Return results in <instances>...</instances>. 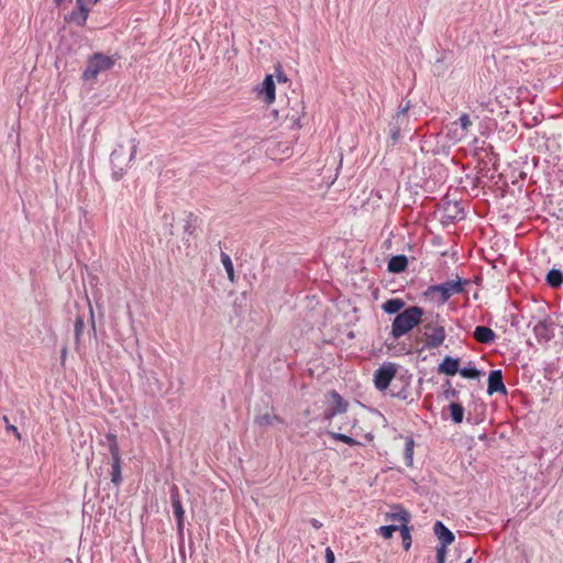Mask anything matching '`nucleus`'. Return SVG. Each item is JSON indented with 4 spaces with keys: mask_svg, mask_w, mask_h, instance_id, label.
Instances as JSON below:
<instances>
[{
    "mask_svg": "<svg viewBox=\"0 0 563 563\" xmlns=\"http://www.w3.org/2000/svg\"><path fill=\"white\" fill-rule=\"evenodd\" d=\"M221 263L227 272L228 279L233 283L235 280L233 263L231 257L224 252H221Z\"/></svg>",
    "mask_w": 563,
    "mask_h": 563,
    "instance_id": "5701e85b",
    "label": "nucleus"
},
{
    "mask_svg": "<svg viewBox=\"0 0 563 563\" xmlns=\"http://www.w3.org/2000/svg\"><path fill=\"white\" fill-rule=\"evenodd\" d=\"M439 372L444 373L446 375L453 376L459 369V360L446 356L443 362L439 366Z\"/></svg>",
    "mask_w": 563,
    "mask_h": 563,
    "instance_id": "dca6fc26",
    "label": "nucleus"
},
{
    "mask_svg": "<svg viewBox=\"0 0 563 563\" xmlns=\"http://www.w3.org/2000/svg\"><path fill=\"white\" fill-rule=\"evenodd\" d=\"M310 522H311V525H312V527H313L314 529H319V528H321V526H322V523H321L319 520H317V519H311V521H310Z\"/></svg>",
    "mask_w": 563,
    "mask_h": 563,
    "instance_id": "ea45409f",
    "label": "nucleus"
},
{
    "mask_svg": "<svg viewBox=\"0 0 563 563\" xmlns=\"http://www.w3.org/2000/svg\"><path fill=\"white\" fill-rule=\"evenodd\" d=\"M351 426H352V428H353V429H355V428H356V419H353V420H352Z\"/></svg>",
    "mask_w": 563,
    "mask_h": 563,
    "instance_id": "c03bdc74",
    "label": "nucleus"
},
{
    "mask_svg": "<svg viewBox=\"0 0 563 563\" xmlns=\"http://www.w3.org/2000/svg\"><path fill=\"white\" fill-rule=\"evenodd\" d=\"M449 410L451 413V419L454 423H461L464 418V408L459 402H451L449 405Z\"/></svg>",
    "mask_w": 563,
    "mask_h": 563,
    "instance_id": "aec40b11",
    "label": "nucleus"
},
{
    "mask_svg": "<svg viewBox=\"0 0 563 563\" xmlns=\"http://www.w3.org/2000/svg\"><path fill=\"white\" fill-rule=\"evenodd\" d=\"M399 531H400V534H401V540H402L404 549L406 551H408L410 549V547H411L410 529L408 528V526H404V527L399 528Z\"/></svg>",
    "mask_w": 563,
    "mask_h": 563,
    "instance_id": "a878e982",
    "label": "nucleus"
},
{
    "mask_svg": "<svg viewBox=\"0 0 563 563\" xmlns=\"http://www.w3.org/2000/svg\"><path fill=\"white\" fill-rule=\"evenodd\" d=\"M386 519L390 520V521L398 522L399 523L398 527H404V526H407V523L410 519V515L408 511L402 510L399 512L387 514Z\"/></svg>",
    "mask_w": 563,
    "mask_h": 563,
    "instance_id": "412c9836",
    "label": "nucleus"
},
{
    "mask_svg": "<svg viewBox=\"0 0 563 563\" xmlns=\"http://www.w3.org/2000/svg\"><path fill=\"white\" fill-rule=\"evenodd\" d=\"M99 0H76L78 11H74L70 15L71 21L76 24L84 26L88 19L90 7Z\"/></svg>",
    "mask_w": 563,
    "mask_h": 563,
    "instance_id": "6e6552de",
    "label": "nucleus"
},
{
    "mask_svg": "<svg viewBox=\"0 0 563 563\" xmlns=\"http://www.w3.org/2000/svg\"><path fill=\"white\" fill-rule=\"evenodd\" d=\"M113 65L114 59L112 57L101 53H96L89 58L87 68L84 70L82 78L85 80L96 79L99 74L111 69Z\"/></svg>",
    "mask_w": 563,
    "mask_h": 563,
    "instance_id": "7ed1b4c3",
    "label": "nucleus"
},
{
    "mask_svg": "<svg viewBox=\"0 0 563 563\" xmlns=\"http://www.w3.org/2000/svg\"><path fill=\"white\" fill-rule=\"evenodd\" d=\"M172 506H173L174 515L177 519V527L181 531L184 528L185 510L183 508L177 487H174V489L172 492Z\"/></svg>",
    "mask_w": 563,
    "mask_h": 563,
    "instance_id": "f8f14e48",
    "label": "nucleus"
},
{
    "mask_svg": "<svg viewBox=\"0 0 563 563\" xmlns=\"http://www.w3.org/2000/svg\"><path fill=\"white\" fill-rule=\"evenodd\" d=\"M446 559V547H439L437 548V562L438 563H445Z\"/></svg>",
    "mask_w": 563,
    "mask_h": 563,
    "instance_id": "473e14b6",
    "label": "nucleus"
},
{
    "mask_svg": "<svg viewBox=\"0 0 563 563\" xmlns=\"http://www.w3.org/2000/svg\"><path fill=\"white\" fill-rule=\"evenodd\" d=\"M63 0H55L57 4H60Z\"/></svg>",
    "mask_w": 563,
    "mask_h": 563,
    "instance_id": "a18cd8bd",
    "label": "nucleus"
},
{
    "mask_svg": "<svg viewBox=\"0 0 563 563\" xmlns=\"http://www.w3.org/2000/svg\"><path fill=\"white\" fill-rule=\"evenodd\" d=\"M136 150H137V145L134 143L131 148V155H130L129 162H131L134 158Z\"/></svg>",
    "mask_w": 563,
    "mask_h": 563,
    "instance_id": "4c0bfd02",
    "label": "nucleus"
},
{
    "mask_svg": "<svg viewBox=\"0 0 563 563\" xmlns=\"http://www.w3.org/2000/svg\"><path fill=\"white\" fill-rule=\"evenodd\" d=\"M508 219H509L508 214L507 213H503V214L498 216L497 222H499L501 224H507Z\"/></svg>",
    "mask_w": 563,
    "mask_h": 563,
    "instance_id": "e433bc0d",
    "label": "nucleus"
},
{
    "mask_svg": "<svg viewBox=\"0 0 563 563\" xmlns=\"http://www.w3.org/2000/svg\"><path fill=\"white\" fill-rule=\"evenodd\" d=\"M363 438L367 441V442H372L374 440V435L372 434V432H366L363 434Z\"/></svg>",
    "mask_w": 563,
    "mask_h": 563,
    "instance_id": "58836bf2",
    "label": "nucleus"
},
{
    "mask_svg": "<svg viewBox=\"0 0 563 563\" xmlns=\"http://www.w3.org/2000/svg\"><path fill=\"white\" fill-rule=\"evenodd\" d=\"M84 329H85V321H84V318L78 316L76 318V321H75V329H74V332H75V340H76V344H79L80 342V339H81V335L84 333Z\"/></svg>",
    "mask_w": 563,
    "mask_h": 563,
    "instance_id": "393cba45",
    "label": "nucleus"
},
{
    "mask_svg": "<svg viewBox=\"0 0 563 563\" xmlns=\"http://www.w3.org/2000/svg\"><path fill=\"white\" fill-rule=\"evenodd\" d=\"M258 95L264 96V101L271 104L275 100V82L272 75H267L258 88Z\"/></svg>",
    "mask_w": 563,
    "mask_h": 563,
    "instance_id": "9b49d317",
    "label": "nucleus"
},
{
    "mask_svg": "<svg viewBox=\"0 0 563 563\" xmlns=\"http://www.w3.org/2000/svg\"><path fill=\"white\" fill-rule=\"evenodd\" d=\"M255 422L261 427H267L274 424L275 422H283V420L277 415H272L267 412L257 416L255 418Z\"/></svg>",
    "mask_w": 563,
    "mask_h": 563,
    "instance_id": "4be33fe9",
    "label": "nucleus"
},
{
    "mask_svg": "<svg viewBox=\"0 0 563 563\" xmlns=\"http://www.w3.org/2000/svg\"><path fill=\"white\" fill-rule=\"evenodd\" d=\"M66 355H67V349H64L62 351V362L64 363L65 358H66Z\"/></svg>",
    "mask_w": 563,
    "mask_h": 563,
    "instance_id": "37998d69",
    "label": "nucleus"
},
{
    "mask_svg": "<svg viewBox=\"0 0 563 563\" xmlns=\"http://www.w3.org/2000/svg\"><path fill=\"white\" fill-rule=\"evenodd\" d=\"M3 421L7 423V429H8L9 431H12V432L15 434V437H16L18 439H21V434H20V432L18 431V428H16L15 426H13V424H10V423H9V419H8V417H7V416H4V417H3Z\"/></svg>",
    "mask_w": 563,
    "mask_h": 563,
    "instance_id": "72a5a7b5",
    "label": "nucleus"
},
{
    "mask_svg": "<svg viewBox=\"0 0 563 563\" xmlns=\"http://www.w3.org/2000/svg\"><path fill=\"white\" fill-rule=\"evenodd\" d=\"M413 446H415L413 439L409 438L406 442V448H405V456H406L407 465L412 464Z\"/></svg>",
    "mask_w": 563,
    "mask_h": 563,
    "instance_id": "cd10ccee",
    "label": "nucleus"
},
{
    "mask_svg": "<svg viewBox=\"0 0 563 563\" xmlns=\"http://www.w3.org/2000/svg\"><path fill=\"white\" fill-rule=\"evenodd\" d=\"M445 336V329L439 322L430 321L423 324V342L428 349L441 346Z\"/></svg>",
    "mask_w": 563,
    "mask_h": 563,
    "instance_id": "20e7f679",
    "label": "nucleus"
},
{
    "mask_svg": "<svg viewBox=\"0 0 563 563\" xmlns=\"http://www.w3.org/2000/svg\"><path fill=\"white\" fill-rule=\"evenodd\" d=\"M464 378L475 379L478 378L481 372L475 367H463L459 372Z\"/></svg>",
    "mask_w": 563,
    "mask_h": 563,
    "instance_id": "c756f323",
    "label": "nucleus"
},
{
    "mask_svg": "<svg viewBox=\"0 0 563 563\" xmlns=\"http://www.w3.org/2000/svg\"><path fill=\"white\" fill-rule=\"evenodd\" d=\"M433 532L439 540V547H449L455 540L454 534L449 530L442 521H437L433 526Z\"/></svg>",
    "mask_w": 563,
    "mask_h": 563,
    "instance_id": "1a4fd4ad",
    "label": "nucleus"
},
{
    "mask_svg": "<svg viewBox=\"0 0 563 563\" xmlns=\"http://www.w3.org/2000/svg\"><path fill=\"white\" fill-rule=\"evenodd\" d=\"M533 333L539 341H549L552 338L549 320H539L533 327Z\"/></svg>",
    "mask_w": 563,
    "mask_h": 563,
    "instance_id": "ddd939ff",
    "label": "nucleus"
},
{
    "mask_svg": "<svg viewBox=\"0 0 563 563\" xmlns=\"http://www.w3.org/2000/svg\"><path fill=\"white\" fill-rule=\"evenodd\" d=\"M396 375V367L394 364L389 363L387 365H383L375 372L374 383L377 389L385 390L390 385L393 378Z\"/></svg>",
    "mask_w": 563,
    "mask_h": 563,
    "instance_id": "423d86ee",
    "label": "nucleus"
},
{
    "mask_svg": "<svg viewBox=\"0 0 563 563\" xmlns=\"http://www.w3.org/2000/svg\"><path fill=\"white\" fill-rule=\"evenodd\" d=\"M457 214H459V213H455L454 216H450V214H449V216H448V220H443L442 222L445 224L448 221H451V222H452V221H455V220H457V217H456Z\"/></svg>",
    "mask_w": 563,
    "mask_h": 563,
    "instance_id": "a19ab883",
    "label": "nucleus"
},
{
    "mask_svg": "<svg viewBox=\"0 0 563 563\" xmlns=\"http://www.w3.org/2000/svg\"><path fill=\"white\" fill-rule=\"evenodd\" d=\"M276 78H277L278 82H286L287 81V76H286V74L283 70H280V68L276 69Z\"/></svg>",
    "mask_w": 563,
    "mask_h": 563,
    "instance_id": "f704fd0d",
    "label": "nucleus"
},
{
    "mask_svg": "<svg viewBox=\"0 0 563 563\" xmlns=\"http://www.w3.org/2000/svg\"><path fill=\"white\" fill-rule=\"evenodd\" d=\"M545 279L552 288H559L563 284V273L553 268L549 271Z\"/></svg>",
    "mask_w": 563,
    "mask_h": 563,
    "instance_id": "6ab92c4d",
    "label": "nucleus"
},
{
    "mask_svg": "<svg viewBox=\"0 0 563 563\" xmlns=\"http://www.w3.org/2000/svg\"><path fill=\"white\" fill-rule=\"evenodd\" d=\"M122 155H123V146L120 145L119 148L113 150V152L111 153V156H110L111 163L113 165L112 177L115 180L121 179L124 175V168L122 166H119V161Z\"/></svg>",
    "mask_w": 563,
    "mask_h": 563,
    "instance_id": "2eb2a0df",
    "label": "nucleus"
},
{
    "mask_svg": "<svg viewBox=\"0 0 563 563\" xmlns=\"http://www.w3.org/2000/svg\"><path fill=\"white\" fill-rule=\"evenodd\" d=\"M107 440L109 441V451H110V454L112 457L111 481L114 485H119L122 481V476H121V456H120V450H119L117 437L113 433H108Z\"/></svg>",
    "mask_w": 563,
    "mask_h": 563,
    "instance_id": "39448f33",
    "label": "nucleus"
},
{
    "mask_svg": "<svg viewBox=\"0 0 563 563\" xmlns=\"http://www.w3.org/2000/svg\"><path fill=\"white\" fill-rule=\"evenodd\" d=\"M460 125L462 128L463 131H467L470 129V126H472V121L470 119V115L466 114V113H463L461 117H460Z\"/></svg>",
    "mask_w": 563,
    "mask_h": 563,
    "instance_id": "2f4dec72",
    "label": "nucleus"
},
{
    "mask_svg": "<svg viewBox=\"0 0 563 563\" xmlns=\"http://www.w3.org/2000/svg\"><path fill=\"white\" fill-rule=\"evenodd\" d=\"M325 561L327 563H334V554L330 548L325 550Z\"/></svg>",
    "mask_w": 563,
    "mask_h": 563,
    "instance_id": "c9c22d12",
    "label": "nucleus"
},
{
    "mask_svg": "<svg viewBox=\"0 0 563 563\" xmlns=\"http://www.w3.org/2000/svg\"><path fill=\"white\" fill-rule=\"evenodd\" d=\"M424 310L418 306H410L399 312L393 323L390 334L394 339H400L422 322Z\"/></svg>",
    "mask_w": 563,
    "mask_h": 563,
    "instance_id": "f257e3e1",
    "label": "nucleus"
},
{
    "mask_svg": "<svg viewBox=\"0 0 563 563\" xmlns=\"http://www.w3.org/2000/svg\"><path fill=\"white\" fill-rule=\"evenodd\" d=\"M463 284L460 278L448 280L440 285H432L427 288L423 296L430 298L433 302L444 305L453 295L463 292Z\"/></svg>",
    "mask_w": 563,
    "mask_h": 563,
    "instance_id": "f03ea898",
    "label": "nucleus"
},
{
    "mask_svg": "<svg viewBox=\"0 0 563 563\" xmlns=\"http://www.w3.org/2000/svg\"><path fill=\"white\" fill-rule=\"evenodd\" d=\"M329 396L333 400V405L328 406L323 411V418L325 420L333 419L336 415L344 413L347 410L349 404L343 397L335 390H331Z\"/></svg>",
    "mask_w": 563,
    "mask_h": 563,
    "instance_id": "0eeeda50",
    "label": "nucleus"
},
{
    "mask_svg": "<svg viewBox=\"0 0 563 563\" xmlns=\"http://www.w3.org/2000/svg\"><path fill=\"white\" fill-rule=\"evenodd\" d=\"M398 525L383 526L378 529L380 536L385 539H390L395 531L399 530Z\"/></svg>",
    "mask_w": 563,
    "mask_h": 563,
    "instance_id": "c85d7f7f",
    "label": "nucleus"
},
{
    "mask_svg": "<svg viewBox=\"0 0 563 563\" xmlns=\"http://www.w3.org/2000/svg\"><path fill=\"white\" fill-rule=\"evenodd\" d=\"M444 178V170L443 168H439V180Z\"/></svg>",
    "mask_w": 563,
    "mask_h": 563,
    "instance_id": "79ce46f5",
    "label": "nucleus"
},
{
    "mask_svg": "<svg viewBox=\"0 0 563 563\" xmlns=\"http://www.w3.org/2000/svg\"><path fill=\"white\" fill-rule=\"evenodd\" d=\"M409 110V102H407L404 107L400 106L397 114L394 117L396 121H404L407 122V112Z\"/></svg>",
    "mask_w": 563,
    "mask_h": 563,
    "instance_id": "7c9ffc66",
    "label": "nucleus"
},
{
    "mask_svg": "<svg viewBox=\"0 0 563 563\" xmlns=\"http://www.w3.org/2000/svg\"><path fill=\"white\" fill-rule=\"evenodd\" d=\"M495 393H506L500 369L492 371L488 376L487 394L493 395Z\"/></svg>",
    "mask_w": 563,
    "mask_h": 563,
    "instance_id": "9d476101",
    "label": "nucleus"
},
{
    "mask_svg": "<svg viewBox=\"0 0 563 563\" xmlns=\"http://www.w3.org/2000/svg\"><path fill=\"white\" fill-rule=\"evenodd\" d=\"M405 307V301L400 298H391L383 303V310L388 313H399V311Z\"/></svg>",
    "mask_w": 563,
    "mask_h": 563,
    "instance_id": "a211bd4d",
    "label": "nucleus"
},
{
    "mask_svg": "<svg viewBox=\"0 0 563 563\" xmlns=\"http://www.w3.org/2000/svg\"><path fill=\"white\" fill-rule=\"evenodd\" d=\"M408 261L405 255H396L389 260L388 271L391 273H400L406 269Z\"/></svg>",
    "mask_w": 563,
    "mask_h": 563,
    "instance_id": "f3484780",
    "label": "nucleus"
},
{
    "mask_svg": "<svg viewBox=\"0 0 563 563\" xmlns=\"http://www.w3.org/2000/svg\"><path fill=\"white\" fill-rule=\"evenodd\" d=\"M329 435L336 440V441H340V442H343L350 446H353V445H363V443L347 434H344V433H339V432H329Z\"/></svg>",
    "mask_w": 563,
    "mask_h": 563,
    "instance_id": "b1692460",
    "label": "nucleus"
},
{
    "mask_svg": "<svg viewBox=\"0 0 563 563\" xmlns=\"http://www.w3.org/2000/svg\"><path fill=\"white\" fill-rule=\"evenodd\" d=\"M473 336L477 342L487 344L495 340L496 334L490 328L478 325L475 328Z\"/></svg>",
    "mask_w": 563,
    "mask_h": 563,
    "instance_id": "4468645a",
    "label": "nucleus"
},
{
    "mask_svg": "<svg viewBox=\"0 0 563 563\" xmlns=\"http://www.w3.org/2000/svg\"><path fill=\"white\" fill-rule=\"evenodd\" d=\"M406 122L404 121H396V119L393 118V121L390 122V135L393 137L394 141H398L399 137H400V130L402 128V125L405 124Z\"/></svg>",
    "mask_w": 563,
    "mask_h": 563,
    "instance_id": "bb28decb",
    "label": "nucleus"
}]
</instances>
